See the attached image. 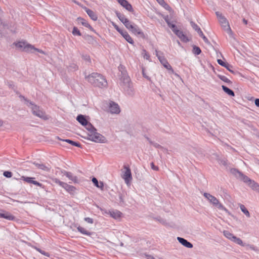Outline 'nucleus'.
Listing matches in <instances>:
<instances>
[{
  "instance_id": "obj_50",
  "label": "nucleus",
  "mask_w": 259,
  "mask_h": 259,
  "mask_svg": "<svg viewBox=\"0 0 259 259\" xmlns=\"http://www.w3.org/2000/svg\"><path fill=\"white\" fill-rule=\"evenodd\" d=\"M219 163L224 166L227 165V160L226 159H222L219 160Z\"/></svg>"
},
{
  "instance_id": "obj_54",
  "label": "nucleus",
  "mask_w": 259,
  "mask_h": 259,
  "mask_svg": "<svg viewBox=\"0 0 259 259\" xmlns=\"http://www.w3.org/2000/svg\"><path fill=\"white\" fill-rule=\"evenodd\" d=\"M142 74H143V76L145 78H146L147 80H151L150 78L148 75H147L145 73L144 69H143V70H142Z\"/></svg>"
},
{
  "instance_id": "obj_61",
  "label": "nucleus",
  "mask_w": 259,
  "mask_h": 259,
  "mask_svg": "<svg viewBox=\"0 0 259 259\" xmlns=\"http://www.w3.org/2000/svg\"><path fill=\"white\" fill-rule=\"evenodd\" d=\"M232 67L228 64V66H227V67H225V68H227V70H228L230 72H231L232 73H234V71L231 69V68H232Z\"/></svg>"
},
{
  "instance_id": "obj_41",
  "label": "nucleus",
  "mask_w": 259,
  "mask_h": 259,
  "mask_svg": "<svg viewBox=\"0 0 259 259\" xmlns=\"http://www.w3.org/2000/svg\"><path fill=\"white\" fill-rule=\"evenodd\" d=\"M125 27L128 30L131 29V28H132L133 24L131 23L128 20H127L125 23L123 24Z\"/></svg>"
},
{
  "instance_id": "obj_47",
  "label": "nucleus",
  "mask_w": 259,
  "mask_h": 259,
  "mask_svg": "<svg viewBox=\"0 0 259 259\" xmlns=\"http://www.w3.org/2000/svg\"><path fill=\"white\" fill-rule=\"evenodd\" d=\"M4 176L6 178H10L12 176V173L9 171H6L3 174Z\"/></svg>"
},
{
  "instance_id": "obj_20",
  "label": "nucleus",
  "mask_w": 259,
  "mask_h": 259,
  "mask_svg": "<svg viewBox=\"0 0 259 259\" xmlns=\"http://www.w3.org/2000/svg\"><path fill=\"white\" fill-rule=\"evenodd\" d=\"M120 34L128 42L131 44H134V40L126 31H123Z\"/></svg>"
},
{
  "instance_id": "obj_2",
  "label": "nucleus",
  "mask_w": 259,
  "mask_h": 259,
  "mask_svg": "<svg viewBox=\"0 0 259 259\" xmlns=\"http://www.w3.org/2000/svg\"><path fill=\"white\" fill-rule=\"evenodd\" d=\"M16 48L20 51L32 53L37 51L40 53L45 54V53L41 50L35 48L33 45L28 43L25 40H18L13 43Z\"/></svg>"
},
{
  "instance_id": "obj_14",
  "label": "nucleus",
  "mask_w": 259,
  "mask_h": 259,
  "mask_svg": "<svg viewBox=\"0 0 259 259\" xmlns=\"http://www.w3.org/2000/svg\"><path fill=\"white\" fill-rule=\"evenodd\" d=\"M62 173L66 176L69 180L73 182L74 183H78L79 180L76 176H73V174L68 171H62Z\"/></svg>"
},
{
  "instance_id": "obj_16",
  "label": "nucleus",
  "mask_w": 259,
  "mask_h": 259,
  "mask_svg": "<svg viewBox=\"0 0 259 259\" xmlns=\"http://www.w3.org/2000/svg\"><path fill=\"white\" fill-rule=\"evenodd\" d=\"M1 211H2V218H4L10 221H13L15 219V217L11 214L9 212L3 209H1Z\"/></svg>"
},
{
  "instance_id": "obj_9",
  "label": "nucleus",
  "mask_w": 259,
  "mask_h": 259,
  "mask_svg": "<svg viewBox=\"0 0 259 259\" xmlns=\"http://www.w3.org/2000/svg\"><path fill=\"white\" fill-rule=\"evenodd\" d=\"M155 55L157 57L158 60L160 62V63L163 65V66L167 70L171 71V73H174V70L170 66V65L168 63L165 58L162 56V53L158 52V51H155Z\"/></svg>"
},
{
  "instance_id": "obj_22",
  "label": "nucleus",
  "mask_w": 259,
  "mask_h": 259,
  "mask_svg": "<svg viewBox=\"0 0 259 259\" xmlns=\"http://www.w3.org/2000/svg\"><path fill=\"white\" fill-rule=\"evenodd\" d=\"M121 214H122V213L117 210H110V217H111L112 218H113L115 219H117L120 218L121 216Z\"/></svg>"
},
{
  "instance_id": "obj_27",
  "label": "nucleus",
  "mask_w": 259,
  "mask_h": 259,
  "mask_svg": "<svg viewBox=\"0 0 259 259\" xmlns=\"http://www.w3.org/2000/svg\"><path fill=\"white\" fill-rule=\"evenodd\" d=\"M59 138V140H62V139H60L59 138ZM62 141H64V142H67L68 143H69V144H71L73 146H76V147H81V145L79 143L73 141L71 140L70 139L62 140Z\"/></svg>"
},
{
  "instance_id": "obj_59",
  "label": "nucleus",
  "mask_w": 259,
  "mask_h": 259,
  "mask_svg": "<svg viewBox=\"0 0 259 259\" xmlns=\"http://www.w3.org/2000/svg\"><path fill=\"white\" fill-rule=\"evenodd\" d=\"M119 198L120 202H122V203L124 202L123 196H122V194L120 193L119 194Z\"/></svg>"
},
{
  "instance_id": "obj_38",
  "label": "nucleus",
  "mask_w": 259,
  "mask_h": 259,
  "mask_svg": "<svg viewBox=\"0 0 259 259\" xmlns=\"http://www.w3.org/2000/svg\"><path fill=\"white\" fill-rule=\"evenodd\" d=\"M34 178H31V177H24V176H22L21 177V179L23 180V181H25L26 182L28 183H29V184H31V182H32V179H33Z\"/></svg>"
},
{
  "instance_id": "obj_21",
  "label": "nucleus",
  "mask_w": 259,
  "mask_h": 259,
  "mask_svg": "<svg viewBox=\"0 0 259 259\" xmlns=\"http://www.w3.org/2000/svg\"><path fill=\"white\" fill-rule=\"evenodd\" d=\"M77 19L78 22L80 23L82 25L89 28L91 31L95 32V30L93 29V28L89 24V23L86 20L81 18H78Z\"/></svg>"
},
{
  "instance_id": "obj_3",
  "label": "nucleus",
  "mask_w": 259,
  "mask_h": 259,
  "mask_svg": "<svg viewBox=\"0 0 259 259\" xmlns=\"http://www.w3.org/2000/svg\"><path fill=\"white\" fill-rule=\"evenodd\" d=\"M121 74L120 85L127 94L130 96L133 95L134 94V90L131 82L130 77L126 72H122Z\"/></svg>"
},
{
  "instance_id": "obj_49",
  "label": "nucleus",
  "mask_w": 259,
  "mask_h": 259,
  "mask_svg": "<svg viewBox=\"0 0 259 259\" xmlns=\"http://www.w3.org/2000/svg\"><path fill=\"white\" fill-rule=\"evenodd\" d=\"M101 211L102 212V214L103 215H110V210H108L107 209H102V208H101Z\"/></svg>"
},
{
  "instance_id": "obj_43",
  "label": "nucleus",
  "mask_w": 259,
  "mask_h": 259,
  "mask_svg": "<svg viewBox=\"0 0 259 259\" xmlns=\"http://www.w3.org/2000/svg\"><path fill=\"white\" fill-rule=\"evenodd\" d=\"M35 248H36V250H37L39 252H40L42 254H44L45 256H47L48 257L50 256V254L48 252H45V251L40 249V248H37V247H36Z\"/></svg>"
},
{
  "instance_id": "obj_63",
  "label": "nucleus",
  "mask_w": 259,
  "mask_h": 259,
  "mask_svg": "<svg viewBox=\"0 0 259 259\" xmlns=\"http://www.w3.org/2000/svg\"><path fill=\"white\" fill-rule=\"evenodd\" d=\"M145 256L147 259H154V257L152 255L145 254Z\"/></svg>"
},
{
  "instance_id": "obj_31",
  "label": "nucleus",
  "mask_w": 259,
  "mask_h": 259,
  "mask_svg": "<svg viewBox=\"0 0 259 259\" xmlns=\"http://www.w3.org/2000/svg\"><path fill=\"white\" fill-rule=\"evenodd\" d=\"M85 126H86L87 130L90 132L89 134L97 131L96 128L89 122Z\"/></svg>"
},
{
  "instance_id": "obj_13",
  "label": "nucleus",
  "mask_w": 259,
  "mask_h": 259,
  "mask_svg": "<svg viewBox=\"0 0 259 259\" xmlns=\"http://www.w3.org/2000/svg\"><path fill=\"white\" fill-rule=\"evenodd\" d=\"M33 164L35 165L38 168L46 172H49L51 169V167L49 164L46 165L43 163H38L36 162H33Z\"/></svg>"
},
{
  "instance_id": "obj_58",
  "label": "nucleus",
  "mask_w": 259,
  "mask_h": 259,
  "mask_svg": "<svg viewBox=\"0 0 259 259\" xmlns=\"http://www.w3.org/2000/svg\"><path fill=\"white\" fill-rule=\"evenodd\" d=\"M52 181L53 182L57 184H58L59 183H60V180L57 178H53L52 179Z\"/></svg>"
},
{
  "instance_id": "obj_30",
  "label": "nucleus",
  "mask_w": 259,
  "mask_h": 259,
  "mask_svg": "<svg viewBox=\"0 0 259 259\" xmlns=\"http://www.w3.org/2000/svg\"><path fill=\"white\" fill-rule=\"evenodd\" d=\"M222 88L223 91L226 93H227L228 95L233 96V97L235 96L234 92L232 90H231V89L227 88V87H226L225 85H222Z\"/></svg>"
},
{
  "instance_id": "obj_37",
  "label": "nucleus",
  "mask_w": 259,
  "mask_h": 259,
  "mask_svg": "<svg viewBox=\"0 0 259 259\" xmlns=\"http://www.w3.org/2000/svg\"><path fill=\"white\" fill-rule=\"evenodd\" d=\"M193 52L194 54L198 55L201 53V51L199 47L194 46L193 49Z\"/></svg>"
},
{
  "instance_id": "obj_10",
  "label": "nucleus",
  "mask_w": 259,
  "mask_h": 259,
  "mask_svg": "<svg viewBox=\"0 0 259 259\" xmlns=\"http://www.w3.org/2000/svg\"><path fill=\"white\" fill-rule=\"evenodd\" d=\"M172 31L179 37V38L184 42L188 41V39L187 37L184 34V33L178 29L176 26V25L172 26Z\"/></svg>"
},
{
  "instance_id": "obj_6",
  "label": "nucleus",
  "mask_w": 259,
  "mask_h": 259,
  "mask_svg": "<svg viewBox=\"0 0 259 259\" xmlns=\"http://www.w3.org/2000/svg\"><path fill=\"white\" fill-rule=\"evenodd\" d=\"M217 18L224 29L229 34H232V31L227 19L219 12L215 13Z\"/></svg>"
},
{
  "instance_id": "obj_23",
  "label": "nucleus",
  "mask_w": 259,
  "mask_h": 259,
  "mask_svg": "<svg viewBox=\"0 0 259 259\" xmlns=\"http://www.w3.org/2000/svg\"><path fill=\"white\" fill-rule=\"evenodd\" d=\"M63 188L70 194H73L76 190L75 187L68 185L67 183L65 184Z\"/></svg>"
},
{
  "instance_id": "obj_53",
  "label": "nucleus",
  "mask_w": 259,
  "mask_h": 259,
  "mask_svg": "<svg viewBox=\"0 0 259 259\" xmlns=\"http://www.w3.org/2000/svg\"><path fill=\"white\" fill-rule=\"evenodd\" d=\"M151 168L154 170H158L159 169V168L158 166H155L154 164V163L153 162H151Z\"/></svg>"
},
{
  "instance_id": "obj_57",
  "label": "nucleus",
  "mask_w": 259,
  "mask_h": 259,
  "mask_svg": "<svg viewBox=\"0 0 259 259\" xmlns=\"http://www.w3.org/2000/svg\"><path fill=\"white\" fill-rule=\"evenodd\" d=\"M99 187H97V188H99L101 189V190L103 189L104 188V184L102 182H100V183H98Z\"/></svg>"
},
{
  "instance_id": "obj_39",
  "label": "nucleus",
  "mask_w": 259,
  "mask_h": 259,
  "mask_svg": "<svg viewBox=\"0 0 259 259\" xmlns=\"http://www.w3.org/2000/svg\"><path fill=\"white\" fill-rule=\"evenodd\" d=\"M72 34L74 35H78L80 36L81 33L80 32L79 30L77 29V27H74L72 30Z\"/></svg>"
},
{
  "instance_id": "obj_52",
  "label": "nucleus",
  "mask_w": 259,
  "mask_h": 259,
  "mask_svg": "<svg viewBox=\"0 0 259 259\" xmlns=\"http://www.w3.org/2000/svg\"><path fill=\"white\" fill-rule=\"evenodd\" d=\"M84 221L88 223H90V224H93L94 221H93V219L91 218H85L84 219Z\"/></svg>"
},
{
  "instance_id": "obj_26",
  "label": "nucleus",
  "mask_w": 259,
  "mask_h": 259,
  "mask_svg": "<svg viewBox=\"0 0 259 259\" xmlns=\"http://www.w3.org/2000/svg\"><path fill=\"white\" fill-rule=\"evenodd\" d=\"M77 229L81 234L87 236H91L92 234V233L87 231L85 229L80 226L78 227Z\"/></svg>"
},
{
  "instance_id": "obj_64",
  "label": "nucleus",
  "mask_w": 259,
  "mask_h": 259,
  "mask_svg": "<svg viewBox=\"0 0 259 259\" xmlns=\"http://www.w3.org/2000/svg\"><path fill=\"white\" fill-rule=\"evenodd\" d=\"M197 33L199 34L200 36L202 37L203 35H204L202 31H201V29H198V31H197Z\"/></svg>"
},
{
  "instance_id": "obj_4",
  "label": "nucleus",
  "mask_w": 259,
  "mask_h": 259,
  "mask_svg": "<svg viewBox=\"0 0 259 259\" xmlns=\"http://www.w3.org/2000/svg\"><path fill=\"white\" fill-rule=\"evenodd\" d=\"M203 196L213 206L220 210H224L227 213H230L229 210L220 202L219 200L215 197L206 192L204 193Z\"/></svg>"
},
{
  "instance_id": "obj_28",
  "label": "nucleus",
  "mask_w": 259,
  "mask_h": 259,
  "mask_svg": "<svg viewBox=\"0 0 259 259\" xmlns=\"http://www.w3.org/2000/svg\"><path fill=\"white\" fill-rule=\"evenodd\" d=\"M248 186H249L252 190L255 191L257 190V189H258L259 187V185L252 180H251V182L248 184Z\"/></svg>"
},
{
  "instance_id": "obj_51",
  "label": "nucleus",
  "mask_w": 259,
  "mask_h": 259,
  "mask_svg": "<svg viewBox=\"0 0 259 259\" xmlns=\"http://www.w3.org/2000/svg\"><path fill=\"white\" fill-rule=\"evenodd\" d=\"M92 182L94 183V185H95L96 187H99V186H98V183H99V182H98V180H97L96 178L93 177V178H92Z\"/></svg>"
},
{
  "instance_id": "obj_33",
  "label": "nucleus",
  "mask_w": 259,
  "mask_h": 259,
  "mask_svg": "<svg viewBox=\"0 0 259 259\" xmlns=\"http://www.w3.org/2000/svg\"><path fill=\"white\" fill-rule=\"evenodd\" d=\"M116 15L118 19L120 20V21L124 24L126 22L127 20H128L127 18H126L122 14H121L119 13H116Z\"/></svg>"
},
{
  "instance_id": "obj_29",
  "label": "nucleus",
  "mask_w": 259,
  "mask_h": 259,
  "mask_svg": "<svg viewBox=\"0 0 259 259\" xmlns=\"http://www.w3.org/2000/svg\"><path fill=\"white\" fill-rule=\"evenodd\" d=\"M239 205L241 210L245 214L247 217L249 218L250 217V213L245 207V206L242 204H239Z\"/></svg>"
},
{
  "instance_id": "obj_32",
  "label": "nucleus",
  "mask_w": 259,
  "mask_h": 259,
  "mask_svg": "<svg viewBox=\"0 0 259 259\" xmlns=\"http://www.w3.org/2000/svg\"><path fill=\"white\" fill-rule=\"evenodd\" d=\"M223 234L226 238L231 240V241H233V239L235 237V236H234L233 234H232L228 231H224Z\"/></svg>"
},
{
  "instance_id": "obj_12",
  "label": "nucleus",
  "mask_w": 259,
  "mask_h": 259,
  "mask_svg": "<svg viewBox=\"0 0 259 259\" xmlns=\"http://www.w3.org/2000/svg\"><path fill=\"white\" fill-rule=\"evenodd\" d=\"M124 168L125 169V171L123 175V179H124L125 183L128 184L132 179L131 170L129 167L125 165L124 166Z\"/></svg>"
},
{
  "instance_id": "obj_34",
  "label": "nucleus",
  "mask_w": 259,
  "mask_h": 259,
  "mask_svg": "<svg viewBox=\"0 0 259 259\" xmlns=\"http://www.w3.org/2000/svg\"><path fill=\"white\" fill-rule=\"evenodd\" d=\"M232 241L234 242L235 243H236L241 246H244V244H243L242 240L241 239H240L239 238H237L236 236H235V237L233 239Z\"/></svg>"
},
{
  "instance_id": "obj_48",
  "label": "nucleus",
  "mask_w": 259,
  "mask_h": 259,
  "mask_svg": "<svg viewBox=\"0 0 259 259\" xmlns=\"http://www.w3.org/2000/svg\"><path fill=\"white\" fill-rule=\"evenodd\" d=\"M164 20L166 21V22L167 23V24L168 25V26L171 29H172V25H175L174 24H172L171 23H170V22L169 21V19H168V17L167 16L164 17Z\"/></svg>"
},
{
  "instance_id": "obj_15",
  "label": "nucleus",
  "mask_w": 259,
  "mask_h": 259,
  "mask_svg": "<svg viewBox=\"0 0 259 259\" xmlns=\"http://www.w3.org/2000/svg\"><path fill=\"white\" fill-rule=\"evenodd\" d=\"M177 240L182 245H183L186 247H187L188 248H191L193 246V244L191 242H189L186 239L183 238L178 237Z\"/></svg>"
},
{
  "instance_id": "obj_5",
  "label": "nucleus",
  "mask_w": 259,
  "mask_h": 259,
  "mask_svg": "<svg viewBox=\"0 0 259 259\" xmlns=\"http://www.w3.org/2000/svg\"><path fill=\"white\" fill-rule=\"evenodd\" d=\"M19 98L21 102H23L24 104L31 109V111L33 113H37L40 112H42L39 106L34 104L32 102L27 99L23 96L20 95Z\"/></svg>"
},
{
  "instance_id": "obj_11",
  "label": "nucleus",
  "mask_w": 259,
  "mask_h": 259,
  "mask_svg": "<svg viewBox=\"0 0 259 259\" xmlns=\"http://www.w3.org/2000/svg\"><path fill=\"white\" fill-rule=\"evenodd\" d=\"M109 110L111 113H119L121 111L119 106L118 104L110 101L108 104Z\"/></svg>"
},
{
  "instance_id": "obj_1",
  "label": "nucleus",
  "mask_w": 259,
  "mask_h": 259,
  "mask_svg": "<svg viewBox=\"0 0 259 259\" xmlns=\"http://www.w3.org/2000/svg\"><path fill=\"white\" fill-rule=\"evenodd\" d=\"M86 80L94 86L101 88H106L107 82L103 75L98 73H92L85 77Z\"/></svg>"
},
{
  "instance_id": "obj_45",
  "label": "nucleus",
  "mask_w": 259,
  "mask_h": 259,
  "mask_svg": "<svg viewBox=\"0 0 259 259\" xmlns=\"http://www.w3.org/2000/svg\"><path fill=\"white\" fill-rule=\"evenodd\" d=\"M205 131L207 133V134L209 135V136H216V135L217 134V130H214L213 131V133H212L211 132H210V131H209L207 129H206L205 130Z\"/></svg>"
},
{
  "instance_id": "obj_55",
  "label": "nucleus",
  "mask_w": 259,
  "mask_h": 259,
  "mask_svg": "<svg viewBox=\"0 0 259 259\" xmlns=\"http://www.w3.org/2000/svg\"><path fill=\"white\" fill-rule=\"evenodd\" d=\"M161 6L166 10H170V7L165 2H164V4H162Z\"/></svg>"
},
{
  "instance_id": "obj_7",
  "label": "nucleus",
  "mask_w": 259,
  "mask_h": 259,
  "mask_svg": "<svg viewBox=\"0 0 259 259\" xmlns=\"http://www.w3.org/2000/svg\"><path fill=\"white\" fill-rule=\"evenodd\" d=\"M231 173L237 179L243 181L247 185L251 182V179L244 175L241 171L236 168H232L230 170Z\"/></svg>"
},
{
  "instance_id": "obj_18",
  "label": "nucleus",
  "mask_w": 259,
  "mask_h": 259,
  "mask_svg": "<svg viewBox=\"0 0 259 259\" xmlns=\"http://www.w3.org/2000/svg\"><path fill=\"white\" fill-rule=\"evenodd\" d=\"M118 2L128 11H132L133 8L130 4L126 0H118Z\"/></svg>"
},
{
  "instance_id": "obj_60",
  "label": "nucleus",
  "mask_w": 259,
  "mask_h": 259,
  "mask_svg": "<svg viewBox=\"0 0 259 259\" xmlns=\"http://www.w3.org/2000/svg\"><path fill=\"white\" fill-rule=\"evenodd\" d=\"M254 104L257 107H259V99H256L255 100Z\"/></svg>"
},
{
  "instance_id": "obj_42",
  "label": "nucleus",
  "mask_w": 259,
  "mask_h": 259,
  "mask_svg": "<svg viewBox=\"0 0 259 259\" xmlns=\"http://www.w3.org/2000/svg\"><path fill=\"white\" fill-rule=\"evenodd\" d=\"M218 61V63L221 66L224 67H227V66H228V64L227 63H226L225 62H224L223 61H222V60L221 59H218L217 60Z\"/></svg>"
},
{
  "instance_id": "obj_35",
  "label": "nucleus",
  "mask_w": 259,
  "mask_h": 259,
  "mask_svg": "<svg viewBox=\"0 0 259 259\" xmlns=\"http://www.w3.org/2000/svg\"><path fill=\"white\" fill-rule=\"evenodd\" d=\"M142 55L145 59L150 61V55L145 50L142 51Z\"/></svg>"
},
{
  "instance_id": "obj_40",
  "label": "nucleus",
  "mask_w": 259,
  "mask_h": 259,
  "mask_svg": "<svg viewBox=\"0 0 259 259\" xmlns=\"http://www.w3.org/2000/svg\"><path fill=\"white\" fill-rule=\"evenodd\" d=\"M218 77L221 80H222V81H223L225 82H230V80L225 76L219 75Z\"/></svg>"
},
{
  "instance_id": "obj_62",
  "label": "nucleus",
  "mask_w": 259,
  "mask_h": 259,
  "mask_svg": "<svg viewBox=\"0 0 259 259\" xmlns=\"http://www.w3.org/2000/svg\"><path fill=\"white\" fill-rule=\"evenodd\" d=\"M66 183L62 181H60V183H58V185L64 188V186Z\"/></svg>"
},
{
  "instance_id": "obj_36",
  "label": "nucleus",
  "mask_w": 259,
  "mask_h": 259,
  "mask_svg": "<svg viewBox=\"0 0 259 259\" xmlns=\"http://www.w3.org/2000/svg\"><path fill=\"white\" fill-rule=\"evenodd\" d=\"M154 219L157 221H158L160 223L163 225H166L167 223L165 220L162 219V218L159 217L157 218H155Z\"/></svg>"
},
{
  "instance_id": "obj_46",
  "label": "nucleus",
  "mask_w": 259,
  "mask_h": 259,
  "mask_svg": "<svg viewBox=\"0 0 259 259\" xmlns=\"http://www.w3.org/2000/svg\"><path fill=\"white\" fill-rule=\"evenodd\" d=\"M112 23V25L113 26V27L115 28V29L118 32H119L120 34L121 33V32L123 31V30H122L121 29H120L118 26L115 23H114L113 22H111Z\"/></svg>"
},
{
  "instance_id": "obj_56",
  "label": "nucleus",
  "mask_w": 259,
  "mask_h": 259,
  "mask_svg": "<svg viewBox=\"0 0 259 259\" xmlns=\"http://www.w3.org/2000/svg\"><path fill=\"white\" fill-rule=\"evenodd\" d=\"M201 37L202 38L203 40L206 44H210L208 39L205 37V36L204 35H203V36H202Z\"/></svg>"
},
{
  "instance_id": "obj_19",
  "label": "nucleus",
  "mask_w": 259,
  "mask_h": 259,
  "mask_svg": "<svg viewBox=\"0 0 259 259\" xmlns=\"http://www.w3.org/2000/svg\"><path fill=\"white\" fill-rule=\"evenodd\" d=\"M76 120L82 125L85 126L89 122L86 118V117L82 114H79L77 117Z\"/></svg>"
},
{
  "instance_id": "obj_24",
  "label": "nucleus",
  "mask_w": 259,
  "mask_h": 259,
  "mask_svg": "<svg viewBox=\"0 0 259 259\" xmlns=\"http://www.w3.org/2000/svg\"><path fill=\"white\" fill-rule=\"evenodd\" d=\"M85 11L90 17L94 21L97 20L98 17L97 15L92 10L86 9Z\"/></svg>"
},
{
  "instance_id": "obj_44",
  "label": "nucleus",
  "mask_w": 259,
  "mask_h": 259,
  "mask_svg": "<svg viewBox=\"0 0 259 259\" xmlns=\"http://www.w3.org/2000/svg\"><path fill=\"white\" fill-rule=\"evenodd\" d=\"M191 25L192 27V28L195 29L197 32L198 31V29H200V28L199 27V26L194 23L193 22H190Z\"/></svg>"
},
{
  "instance_id": "obj_25",
  "label": "nucleus",
  "mask_w": 259,
  "mask_h": 259,
  "mask_svg": "<svg viewBox=\"0 0 259 259\" xmlns=\"http://www.w3.org/2000/svg\"><path fill=\"white\" fill-rule=\"evenodd\" d=\"M135 34H142L143 32L137 25H133L132 28L130 29Z\"/></svg>"
},
{
  "instance_id": "obj_8",
  "label": "nucleus",
  "mask_w": 259,
  "mask_h": 259,
  "mask_svg": "<svg viewBox=\"0 0 259 259\" xmlns=\"http://www.w3.org/2000/svg\"><path fill=\"white\" fill-rule=\"evenodd\" d=\"M87 139L96 143H104L106 141V138L101 134L97 133V131H95L91 134H89Z\"/></svg>"
},
{
  "instance_id": "obj_17",
  "label": "nucleus",
  "mask_w": 259,
  "mask_h": 259,
  "mask_svg": "<svg viewBox=\"0 0 259 259\" xmlns=\"http://www.w3.org/2000/svg\"><path fill=\"white\" fill-rule=\"evenodd\" d=\"M35 116L34 118H37L36 119L37 120L35 122L36 123H39V120H47L50 119V116L49 115V114H33Z\"/></svg>"
}]
</instances>
